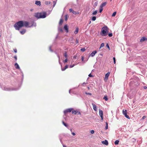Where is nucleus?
<instances>
[{
    "instance_id": "obj_45",
    "label": "nucleus",
    "mask_w": 147,
    "mask_h": 147,
    "mask_svg": "<svg viewBox=\"0 0 147 147\" xmlns=\"http://www.w3.org/2000/svg\"><path fill=\"white\" fill-rule=\"evenodd\" d=\"M13 51L15 53H16L17 52V50L16 49H14Z\"/></svg>"
},
{
    "instance_id": "obj_12",
    "label": "nucleus",
    "mask_w": 147,
    "mask_h": 147,
    "mask_svg": "<svg viewBox=\"0 0 147 147\" xmlns=\"http://www.w3.org/2000/svg\"><path fill=\"white\" fill-rule=\"evenodd\" d=\"M146 40H147V38H146L145 37H142L141 39L140 42H142Z\"/></svg>"
},
{
    "instance_id": "obj_31",
    "label": "nucleus",
    "mask_w": 147,
    "mask_h": 147,
    "mask_svg": "<svg viewBox=\"0 0 147 147\" xmlns=\"http://www.w3.org/2000/svg\"><path fill=\"white\" fill-rule=\"evenodd\" d=\"M45 3L46 5L49 4L50 3V2L49 1H46L45 2Z\"/></svg>"
},
{
    "instance_id": "obj_56",
    "label": "nucleus",
    "mask_w": 147,
    "mask_h": 147,
    "mask_svg": "<svg viewBox=\"0 0 147 147\" xmlns=\"http://www.w3.org/2000/svg\"><path fill=\"white\" fill-rule=\"evenodd\" d=\"M95 5H97V3H96H96H95Z\"/></svg>"
},
{
    "instance_id": "obj_18",
    "label": "nucleus",
    "mask_w": 147,
    "mask_h": 147,
    "mask_svg": "<svg viewBox=\"0 0 147 147\" xmlns=\"http://www.w3.org/2000/svg\"><path fill=\"white\" fill-rule=\"evenodd\" d=\"M68 65H66L64 68H62L61 70L63 71L65 70L66 69H67L68 67Z\"/></svg>"
},
{
    "instance_id": "obj_30",
    "label": "nucleus",
    "mask_w": 147,
    "mask_h": 147,
    "mask_svg": "<svg viewBox=\"0 0 147 147\" xmlns=\"http://www.w3.org/2000/svg\"><path fill=\"white\" fill-rule=\"evenodd\" d=\"M106 126L105 127V129H107L108 128V123L107 122H106Z\"/></svg>"
},
{
    "instance_id": "obj_39",
    "label": "nucleus",
    "mask_w": 147,
    "mask_h": 147,
    "mask_svg": "<svg viewBox=\"0 0 147 147\" xmlns=\"http://www.w3.org/2000/svg\"><path fill=\"white\" fill-rule=\"evenodd\" d=\"M90 132L91 134H93L94 133V130H91L90 131Z\"/></svg>"
},
{
    "instance_id": "obj_20",
    "label": "nucleus",
    "mask_w": 147,
    "mask_h": 147,
    "mask_svg": "<svg viewBox=\"0 0 147 147\" xmlns=\"http://www.w3.org/2000/svg\"><path fill=\"white\" fill-rule=\"evenodd\" d=\"M122 112H123V114L124 115H125V114H127V111L126 110H123Z\"/></svg>"
},
{
    "instance_id": "obj_13",
    "label": "nucleus",
    "mask_w": 147,
    "mask_h": 147,
    "mask_svg": "<svg viewBox=\"0 0 147 147\" xmlns=\"http://www.w3.org/2000/svg\"><path fill=\"white\" fill-rule=\"evenodd\" d=\"M97 53V52H96V51H93L91 53V56L93 57H94L95 54L96 53Z\"/></svg>"
},
{
    "instance_id": "obj_8",
    "label": "nucleus",
    "mask_w": 147,
    "mask_h": 147,
    "mask_svg": "<svg viewBox=\"0 0 147 147\" xmlns=\"http://www.w3.org/2000/svg\"><path fill=\"white\" fill-rule=\"evenodd\" d=\"M69 11L70 12H72V13H73L74 14L76 15L77 14H78V13H77V12L74 11L72 9H69Z\"/></svg>"
},
{
    "instance_id": "obj_34",
    "label": "nucleus",
    "mask_w": 147,
    "mask_h": 147,
    "mask_svg": "<svg viewBox=\"0 0 147 147\" xmlns=\"http://www.w3.org/2000/svg\"><path fill=\"white\" fill-rule=\"evenodd\" d=\"M81 51L82 52H84L86 50V49L85 48H82L80 49Z\"/></svg>"
},
{
    "instance_id": "obj_10",
    "label": "nucleus",
    "mask_w": 147,
    "mask_h": 147,
    "mask_svg": "<svg viewBox=\"0 0 147 147\" xmlns=\"http://www.w3.org/2000/svg\"><path fill=\"white\" fill-rule=\"evenodd\" d=\"M107 3V2H104L102 3L100 6V7L102 8L103 7L105 6Z\"/></svg>"
},
{
    "instance_id": "obj_43",
    "label": "nucleus",
    "mask_w": 147,
    "mask_h": 147,
    "mask_svg": "<svg viewBox=\"0 0 147 147\" xmlns=\"http://www.w3.org/2000/svg\"><path fill=\"white\" fill-rule=\"evenodd\" d=\"M86 84V83H85V82H84L82 83V85L84 86H85V85Z\"/></svg>"
},
{
    "instance_id": "obj_3",
    "label": "nucleus",
    "mask_w": 147,
    "mask_h": 147,
    "mask_svg": "<svg viewBox=\"0 0 147 147\" xmlns=\"http://www.w3.org/2000/svg\"><path fill=\"white\" fill-rule=\"evenodd\" d=\"M108 32V27L106 26H105L103 27L101 30V34H102V36H106L107 35V32Z\"/></svg>"
},
{
    "instance_id": "obj_38",
    "label": "nucleus",
    "mask_w": 147,
    "mask_h": 147,
    "mask_svg": "<svg viewBox=\"0 0 147 147\" xmlns=\"http://www.w3.org/2000/svg\"><path fill=\"white\" fill-rule=\"evenodd\" d=\"M113 60L114 61V64H115L116 63V60H115V57H114L113 58Z\"/></svg>"
},
{
    "instance_id": "obj_5",
    "label": "nucleus",
    "mask_w": 147,
    "mask_h": 147,
    "mask_svg": "<svg viewBox=\"0 0 147 147\" xmlns=\"http://www.w3.org/2000/svg\"><path fill=\"white\" fill-rule=\"evenodd\" d=\"M73 109L72 108L68 109L64 111V112L65 114H66L68 112L70 113L71 112Z\"/></svg>"
},
{
    "instance_id": "obj_57",
    "label": "nucleus",
    "mask_w": 147,
    "mask_h": 147,
    "mask_svg": "<svg viewBox=\"0 0 147 147\" xmlns=\"http://www.w3.org/2000/svg\"><path fill=\"white\" fill-rule=\"evenodd\" d=\"M91 21H90V22H89V24H90V23H91Z\"/></svg>"
},
{
    "instance_id": "obj_35",
    "label": "nucleus",
    "mask_w": 147,
    "mask_h": 147,
    "mask_svg": "<svg viewBox=\"0 0 147 147\" xmlns=\"http://www.w3.org/2000/svg\"><path fill=\"white\" fill-rule=\"evenodd\" d=\"M73 58L74 59H78V57L77 56V55H74L73 57Z\"/></svg>"
},
{
    "instance_id": "obj_48",
    "label": "nucleus",
    "mask_w": 147,
    "mask_h": 147,
    "mask_svg": "<svg viewBox=\"0 0 147 147\" xmlns=\"http://www.w3.org/2000/svg\"><path fill=\"white\" fill-rule=\"evenodd\" d=\"M144 89H146L147 88V86H144Z\"/></svg>"
},
{
    "instance_id": "obj_53",
    "label": "nucleus",
    "mask_w": 147,
    "mask_h": 147,
    "mask_svg": "<svg viewBox=\"0 0 147 147\" xmlns=\"http://www.w3.org/2000/svg\"><path fill=\"white\" fill-rule=\"evenodd\" d=\"M33 10V9H30L31 11H32Z\"/></svg>"
},
{
    "instance_id": "obj_27",
    "label": "nucleus",
    "mask_w": 147,
    "mask_h": 147,
    "mask_svg": "<svg viewBox=\"0 0 147 147\" xmlns=\"http://www.w3.org/2000/svg\"><path fill=\"white\" fill-rule=\"evenodd\" d=\"M103 99H104L106 101H107L108 100V98L107 96H105L103 98Z\"/></svg>"
},
{
    "instance_id": "obj_33",
    "label": "nucleus",
    "mask_w": 147,
    "mask_h": 147,
    "mask_svg": "<svg viewBox=\"0 0 147 147\" xmlns=\"http://www.w3.org/2000/svg\"><path fill=\"white\" fill-rule=\"evenodd\" d=\"M103 10V8H102L100 7V9H99V12L100 13H101L102 12V11Z\"/></svg>"
},
{
    "instance_id": "obj_59",
    "label": "nucleus",
    "mask_w": 147,
    "mask_h": 147,
    "mask_svg": "<svg viewBox=\"0 0 147 147\" xmlns=\"http://www.w3.org/2000/svg\"><path fill=\"white\" fill-rule=\"evenodd\" d=\"M61 31H62V30L61 29Z\"/></svg>"
},
{
    "instance_id": "obj_17",
    "label": "nucleus",
    "mask_w": 147,
    "mask_h": 147,
    "mask_svg": "<svg viewBox=\"0 0 147 147\" xmlns=\"http://www.w3.org/2000/svg\"><path fill=\"white\" fill-rule=\"evenodd\" d=\"M15 66L16 68L17 69H20V67L19 66V65L17 63H16L15 64Z\"/></svg>"
},
{
    "instance_id": "obj_40",
    "label": "nucleus",
    "mask_w": 147,
    "mask_h": 147,
    "mask_svg": "<svg viewBox=\"0 0 147 147\" xmlns=\"http://www.w3.org/2000/svg\"><path fill=\"white\" fill-rule=\"evenodd\" d=\"M86 94L89 95H92V94L91 93L89 92H86Z\"/></svg>"
},
{
    "instance_id": "obj_22",
    "label": "nucleus",
    "mask_w": 147,
    "mask_h": 147,
    "mask_svg": "<svg viewBox=\"0 0 147 147\" xmlns=\"http://www.w3.org/2000/svg\"><path fill=\"white\" fill-rule=\"evenodd\" d=\"M119 141L118 140H116L115 142V145H117L119 144Z\"/></svg>"
},
{
    "instance_id": "obj_41",
    "label": "nucleus",
    "mask_w": 147,
    "mask_h": 147,
    "mask_svg": "<svg viewBox=\"0 0 147 147\" xmlns=\"http://www.w3.org/2000/svg\"><path fill=\"white\" fill-rule=\"evenodd\" d=\"M67 61V58H66L65 61H63L64 63H66Z\"/></svg>"
},
{
    "instance_id": "obj_47",
    "label": "nucleus",
    "mask_w": 147,
    "mask_h": 147,
    "mask_svg": "<svg viewBox=\"0 0 147 147\" xmlns=\"http://www.w3.org/2000/svg\"><path fill=\"white\" fill-rule=\"evenodd\" d=\"M14 58L15 59V60H17V57L16 56H15L14 57Z\"/></svg>"
},
{
    "instance_id": "obj_21",
    "label": "nucleus",
    "mask_w": 147,
    "mask_h": 147,
    "mask_svg": "<svg viewBox=\"0 0 147 147\" xmlns=\"http://www.w3.org/2000/svg\"><path fill=\"white\" fill-rule=\"evenodd\" d=\"M63 20L62 19H61L59 22V24L61 25L63 23Z\"/></svg>"
},
{
    "instance_id": "obj_32",
    "label": "nucleus",
    "mask_w": 147,
    "mask_h": 147,
    "mask_svg": "<svg viewBox=\"0 0 147 147\" xmlns=\"http://www.w3.org/2000/svg\"><path fill=\"white\" fill-rule=\"evenodd\" d=\"M65 21H67V20L68 16L67 15H66L65 16Z\"/></svg>"
},
{
    "instance_id": "obj_58",
    "label": "nucleus",
    "mask_w": 147,
    "mask_h": 147,
    "mask_svg": "<svg viewBox=\"0 0 147 147\" xmlns=\"http://www.w3.org/2000/svg\"><path fill=\"white\" fill-rule=\"evenodd\" d=\"M88 89H89V87H88Z\"/></svg>"
},
{
    "instance_id": "obj_19",
    "label": "nucleus",
    "mask_w": 147,
    "mask_h": 147,
    "mask_svg": "<svg viewBox=\"0 0 147 147\" xmlns=\"http://www.w3.org/2000/svg\"><path fill=\"white\" fill-rule=\"evenodd\" d=\"M78 31H79L78 28H76V30L74 32L75 34H77L78 32Z\"/></svg>"
},
{
    "instance_id": "obj_6",
    "label": "nucleus",
    "mask_w": 147,
    "mask_h": 147,
    "mask_svg": "<svg viewBox=\"0 0 147 147\" xmlns=\"http://www.w3.org/2000/svg\"><path fill=\"white\" fill-rule=\"evenodd\" d=\"M99 114L100 115V116L101 118V120H102L103 119V113L102 110L100 109L99 110Z\"/></svg>"
},
{
    "instance_id": "obj_28",
    "label": "nucleus",
    "mask_w": 147,
    "mask_h": 147,
    "mask_svg": "<svg viewBox=\"0 0 147 147\" xmlns=\"http://www.w3.org/2000/svg\"><path fill=\"white\" fill-rule=\"evenodd\" d=\"M96 19V18L95 16H93L92 17V20L93 21H94Z\"/></svg>"
},
{
    "instance_id": "obj_2",
    "label": "nucleus",
    "mask_w": 147,
    "mask_h": 147,
    "mask_svg": "<svg viewBox=\"0 0 147 147\" xmlns=\"http://www.w3.org/2000/svg\"><path fill=\"white\" fill-rule=\"evenodd\" d=\"M47 16V13L45 11H42L40 13H35L34 16L36 18H44Z\"/></svg>"
},
{
    "instance_id": "obj_60",
    "label": "nucleus",
    "mask_w": 147,
    "mask_h": 147,
    "mask_svg": "<svg viewBox=\"0 0 147 147\" xmlns=\"http://www.w3.org/2000/svg\"><path fill=\"white\" fill-rule=\"evenodd\" d=\"M112 0H111V1Z\"/></svg>"
},
{
    "instance_id": "obj_54",
    "label": "nucleus",
    "mask_w": 147,
    "mask_h": 147,
    "mask_svg": "<svg viewBox=\"0 0 147 147\" xmlns=\"http://www.w3.org/2000/svg\"><path fill=\"white\" fill-rule=\"evenodd\" d=\"M63 147H66V146L65 145H63Z\"/></svg>"
},
{
    "instance_id": "obj_16",
    "label": "nucleus",
    "mask_w": 147,
    "mask_h": 147,
    "mask_svg": "<svg viewBox=\"0 0 147 147\" xmlns=\"http://www.w3.org/2000/svg\"><path fill=\"white\" fill-rule=\"evenodd\" d=\"M26 32V30L25 29H23L21 31H20V33L22 34H24Z\"/></svg>"
},
{
    "instance_id": "obj_23",
    "label": "nucleus",
    "mask_w": 147,
    "mask_h": 147,
    "mask_svg": "<svg viewBox=\"0 0 147 147\" xmlns=\"http://www.w3.org/2000/svg\"><path fill=\"white\" fill-rule=\"evenodd\" d=\"M62 123L66 127H68V125L66 123H65L64 121H62Z\"/></svg>"
},
{
    "instance_id": "obj_50",
    "label": "nucleus",
    "mask_w": 147,
    "mask_h": 147,
    "mask_svg": "<svg viewBox=\"0 0 147 147\" xmlns=\"http://www.w3.org/2000/svg\"><path fill=\"white\" fill-rule=\"evenodd\" d=\"M76 43H78L79 42V41L77 39L76 40Z\"/></svg>"
},
{
    "instance_id": "obj_26",
    "label": "nucleus",
    "mask_w": 147,
    "mask_h": 147,
    "mask_svg": "<svg viewBox=\"0 0 147 147\" xmlns=\"http://www.w3.org/2000/svg\"><path fill=\"white\" fill-rule=\"evenodd\" d=\"M125 116V117L129 119H130V117L128 116V115H127V114H125V115H124Z\"/></svg>"
},
{
    "instance_id": "obj_29",
    "label": "nucleus",
    "mask_w": 147,
    "mask_h": 147,
    "mask_svg": "<svg viewBox=\"0 0 147 147\" xmlns=\"http://www.w3.org/2000/svg\"><path fill=\"white\" fill-rule=\"evenodd\" d=\"M116 14V12L115 11L113 13V14L112 15V17H114Z\"/></svg>"
},
{
    "instance_id": "obj_44",
    "label": "nucleus",
    "mask_w": 147,
    "mask_h": 147,
    "mask_svg": "<svg viewBox=\"0 0 147 147\" xmlns=\"http://www.w3.org/2000/svg\"><path fill=\"white\" fill-rule=\"evenodd\" d=\"M88 76L89 77H93V76H92L91 74H90L89 75H88Z\"/></svg>"
},
{
    "instance_id": "obj_52",
    "label": "nucleus",
    "mask_w": 147,
    "mask_h": 147,
    "mask_svg": "<svg viewBox=\"0 0 147 147\" xmlns=\"http://www.w3.org/2000/svg\"><path fill=\"white\" fill-rule=\"evenodd\" d=\"M74 66V65H70V68H72Z\"/></svg>"
},
{
    "instance_id": "obj_46",
    "label": "nucleus",
    "mask_w": 147,
    "mask_h": 147,
    "mask_svg": "<svg viewBox=\"0 0 147 147\" xmlns=\"http://www.w3.org/2000/svg\"><path fill=\"white\" fill-rule=\"evenodd\" d=\"M84 57L83 56H82V61H84Z\"/></svg>"
},
{
    "instance_id": "obj_25",
    "label": "nucleus",
    "mask_w": 147,
    "mask_h": 147,
    "mask_svg": "<svg viewBox=\"0 0 147 147\" xmlns=\"http://www.w3.org/2000/svg\"><path fill=\"white\" fill-rule=\"evenodd\" d=\"M64 56L66 58L67 57V54L66 52H65L64 54Z\"/></svg>"
},
{
    "instance_id": "obj_14",
    "label": "nucleus",
    "mask_w": 147,
    "mask_h": 147,
    "mask_svg": "<svg viewBox=\"0 0 147 147\" xmlns=\"http://www.w3.org/2000/svg\"><path fill=\"white\" fill-rule=\"evenodd\" d=\"M92 105L93 106V109L95 111H97V107H96V105L95 104H93V103H92Z\"/></svg>"
},
{
    "instance_id": "obj_1",
    "label": "nucleus",
    "mask_w": 147,
    "mask_h": 147,
    "mask_svg": "<svg viewBox=\"0 0 147 147\" xmlns=\"http://www.w3.org/2000/svg\"><path fill=\"white\" fill-rule=\"evenodd\" d=\"M29 24V22L27 21H20L16 23L14 26L16 30H19L20 28L23 26L28 27Z\"/></svg>"
},
{
    "instance_id": "obj_24",
    "label": "nucleus",
    "mask_w": 147,
    "mask_h": 147,
    "mask_svg": "<svg viewBox=\"0 0 147 147\" xmlns=\"http://www.w3.org/2000/svg\"><path fill=\"white\" fill-rule=\"evenodd\" d=\"M97 11L96 10L93 12L92 14L93 15H95L97 13Z\"/></svg>"
},
{
    "instance_id": "obj_7",
    "label": "nucleus",
    "mask_w": 147,
    "mask_h": 147,
    "mask_svg": "<svg viewBox=\"0 0 147 147\" xmlns=\"http://www.w3.org/2000/svg\"><path fill=\"white\" fill-rule=\"evenodd\" d=\"M72 114H73L75 115H79L81 114L80 112H79L77 111H72Z\"/></svg>"
},
{
    "instance_id": "obj_11",
    "label": "nucleus",
    "mask_w": 147,
    "mask_h": 147,
    "mask_svg": "<svg viewBox=\"0 0 147 147\" xmlns=\"http://www.w3.org/2000/svg\"><path fill=\"white\" fill-rule=\"evenodd\" d=\"M64 28L67 33L68 32V28L67 25H65L64 26Z\"/></svg>"
},
{
    "instance_id": "obj_36",
    "label": "nucleus",
    "mask_w": 147,
    "mask_h": 147,
    "mask_svg": "<svg viewBox=\"0 0 147 147\" xmlns=\"http://www.w3.org/2000/svg\"><path fill=\"white\" fill-rule=\"evenodd\" d=\"M104 44L103 43H102L100 45V48L103 47L104 46Z\"/></svg>"
},
{
    "instance_id": "obj_4",
    "label": "nucleus",
    "mask_w": 147,
    "mask_h": 147,
    "mask_svg": "<svg viewBox=\"0 0 147 147\" xmlns=\"http://www.w3.org/2000/svg\"><path fill=\"white\" fill-rule=\"evenodd\" d=\"M110 73V72H108L105 75V77L104 78V80L105 82L107 81L108 79V77L109 76Z\"/></svg>"
},
{
    "instance_id": "obj_42",
    "label": "nucleus",
    "mask_w": 147,
    "mask_h": 147,
    "mask_svg": "<svg viewBox=\"0 0 147 147\" xmlns=\"http://www.w3.org/2000/svg\"><path fill=\"white\" fill-rule=\"evenodd\" d=\"M146 117L145 116H143L141 120H143V119H144L145 118H146Z\"/></svg>"
},
{
    "instance_id": "obj_9",
    "label": "nucleus",
    "mask_w": 147,
    "mask_h": 147,
    "mask_svg": "<svg viewBox=\"0 0 147 147\" xmlns=\"http://www.w3.org/2000/svg\"><path fill=\"white\" fill-rule=\"evenodd\" d=\"M102 143L103 144H105L106 146H107L108 145L109 143L108 142L107 140H105L104 141H102Z\"/></svg>"
},
{
    "instance_id": "obj_49",
    "label": "nucleus",
    "mask_w": 147,
    "mask_h": 147,
    "mask_svg": "<svg viewBox=\"0 0 147 147\" xmlns=\"http://www.w3.org/2000/svg\"><path fill=\"white\" fill-rule=\"evenodd\" d=\"M71 134H72V135H73V136H75V135H76L74 133V132H72V133Z\"/></svg>"
},
{
    "instance_id": "obj_51",
    "label": "nucleus",
    "mask_w": 147,
    "mask_h": 147,
    "mask_svg": "<svg viewBox=\"0 0 147 147\" xmlns=\"http://www.w3.org/2000/svg\"><path fill=\"white\" fill-rule=\"evenodd\" d=\"M107 47L109 48V47L108 44L107 45Z\"/></svg>"
},
{
    "instance_id": "obj_15",
    "label": "nucleus",
    "mask_w": 147,
    "mask_h": 147,
    "mask_svg": "<svg viewBox=\"0 0 147 147\" xmlns=\"http://www.w3.org/2000/svg\"><path fill=\"white\" fill-rule=\"evenodd\" d=\"M35 4L38 5L40 6L41 5V2L40 1H36Z\"/></svg>"
},
{
    "instance_id": "obj_37",
    "label": "nucleus",
    "mask_w": 147,
    "mask_h": 147,
    "mask_svg": "<svg viewBox=\"0 0 147 147\" xmlns=\"http://www.w3.org/2000/svg\"><path fill=\"white\" fill-rule=\"evenodd\" d=\"M108 35L109 37H111L112 36L113 34L112 33H110L108 34Z\"/></svg>"
},
{
    "instance_id": "obj_55",
    "label": "nucleus",
    "mask_w": 147,
    "mask_h": 147,
    "mask_svg": "<svg viewBox=\"0 0 147 147\" xmlns=\"http://www.w3.org/2000/svg\"><path fill=\"white\" fill-rule=\"evenodd\" d=\"M95 5H97V3H96H96H95Z\"/></svg>"
}]
</instances>
